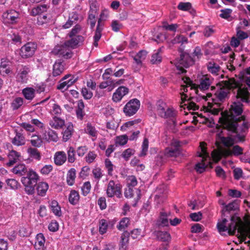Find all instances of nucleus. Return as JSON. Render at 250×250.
Instances as JSON below:
<instances>
[{
    "label": "nucleus",
    "instance_id": "1",
    "mask_svg": "<svg viewBox=\"0 0 250 250\" xmlns=\"http://www.w3.org/2000/svg\"><path fill=\"white\" fill-rule=\"evenodd\" d=\"M242 104L241 102H234L231 105L229 111L225 114H222L219 122L223 128L236 133L235 139L237 142H243L245 141L246 134L250 127L248 122L243 121L241 114L243 112Z\"/></svg>",
    "mask_w": 250,
    "mask_h": 250
},
{
    "label": "nucleus",
    "instance_id": "2",
    "mask_svg": "<svg viewBox=\"0 0 250 250\" xmlns=\"http://www.w3.org/2000/svg\"><path fill=\"white\" fill-rule=\"evenodd\" d=\"M230 221V223H228V220L224 218L217 223V229L220 233H222L227 231L229 235H234L236 230L239 232V227L241 224L240 219L237 216L232 215Z\"/></svg>",
    "mask_w": 250,
    "mask_h": 250
},
{
    "label": "nucleus",
    "instance_id": "3",
    "mask_svg": "<svg viewBox=\"0 0 250 250\" xmlns=\"http://www.w3.org/2000/svg\"><path fill=\"white\" fill-rule=\"evenodd\" d=\"M243 149L238 145L234 146L232 150L229 148L225 149L222 150L214 149L211 154L213 160L217 162L219 161L222 157H228L232 155L238 156L243 153Z\"/></svg>",
    "mask_w": 250,
    "mask_h": 250
},
{
    "label": "nucleus",
    "instance_id": "4",
    "mask_svg": "<svg viewBox=\"0 0 250 250\" xmlns=\"http://www.w3.org/2000/svg\"><path fill=\"white\" fill-rule=\"evenodd\" d=\"M206 145L204 142L200 143L201 152H198V156L202 157V160L201 163H198L195 165V169L200 173L203 172L208 166L210 164V157L208 153L207 152Z\"/></svg>",
    "mask_w": 250,
    "mask_h": 250
},
{
    "label": "nucleus",
    "instance_id": "5",
    "mask_svg": "<svg viewBox=\"0 0 250 250\" xmlns=\"http://www.w3.org/2000/svg\"><path fill=\"white\" fill-rule=\"evenodd\" d=\"M224 86L227 88H220L214 94L215 98L220 102L224 101L229 93V89L237 88V84L234 79H228L224 81Z\"/></svg>",
    "mask_w": 250,
    "mask_h": 250
},
{
    "label": "nucleus",
    "instance_id": "6",
    "mask_svg": "<svg viewBox=\"0 0 250 250\" xmlns=\"http://www.w3.org/2000/svg\"><path fill=\"white\" fill-rule=\"evenodd\" d=\"M122 187L120 184L113 180H110L108 183L106 194L107 197L112 198L114 196L118 198L122 197Z\"/></svg>",
    "mask_w": 250,
    "mask_h": 250
},
{
    "label": "nucleus",
    "instance_id": "7",
    "mask_svg": "<svg viewBox=\"0 0 250 250\" xmlns=\"http://www.w3.org/2000/svg\"><path fill=\"white\" fill-rule=\"evenodd\" d=\"M30 71V67L28 65L19 64L16 67V78L18 82L26 83L28 80V75Z\"/></svg>",
    "mask_w": 250,
    "mask_h": 250
},
{
    "label": "nucleus",
    "instance_id": "8",
    "mask_svg": "<svg viewBox=\"0 0 250 250\" xmlns=\"http://www.w3.org/2000/svg\"><path fill=\"white\" fill-rule=\"evenodd\" d=\"M140 106V102L139 100L137 99H133L125 105L123 111L126 116H131L137 112Z\"/></svg>",
    "mask_w": 250,
    "mask_h": 250
},
{
    "label": "nucleus",
    "instance_id": "9",
    "mask_svg": "<svg viewBox=\"0 0 250 250\" xmlns=\"http://www.w3.org/2000/svg\"><path fill=\"white\" fill-rule=\"evenodd\" d=\"M51 53L54 55L62 57L64 59H69L72 56L70 48L65 45V42L61 45H56L52 50Z\"/></svg>",
    "mask_w": 250,
    "mask_h": 250
},
{
    "label": "nucleus",
    "instance_id": "10",
    "mask_svg": "<svg viewBox=\"0 0 250 250\" xmlns=\"http://www.w3.org/2000/svg\"><path fill=\"white\" fill-rule=\"evenodd\" d=\"M179 142L173 140L169 146L167 147L164 151V155L166 157H176L180 154Z\"/></svg>",
    "mask_w": 250,
    "mask_h": 250
},
{
    "label": "nucleus",
    "instance_id": "11",
    "mask_svg": "<svg viewBox=\"0 0 250 250\" xmlns=\"http://www.w3.org/2000/svg\"><path fill=\"white\" fill-rule=\"evenodd\" d=\"M37 44L29 42L22 46L20 49V55L22 58L26 59L32 57L37 49Z\"/></svg>",
    "mask_w": 250,
    "mask_h": 250
},
{
    "label": "nucleus",
    "instance_id": "12",
    "mask_svg": "<svg viewBox=\"0 0 250 250\" xmlns=\"http://www.w3.org/2000/svg\"><path fill=\"white\" fill-rule=\"evenodd\" d=\"M19 19V13L13 9L7 10L2 15L3 21L5 23L15 24Z\"/></svg>",
    "mask_w": 250,
    "mask_h": 250
},
{
    "label": "nucleus",
    "instance_id": "13",
    "mask_svg": "<svg viewBox=\"0 0 250 250\" xmlns=\"http://www.w3.org/2000/svg\"><path fill=\"white\" fill-rule=\"evenodd\" d=\"M128 92L129 89L127 87L121 86L113 93L112 99L114 102H119L128 93Z\"/></svg>",
    "mask_w": 250,
    "mask_h": 250
},
{
    "label": "nucleus",
    "instance_id": "14",
    "mask_svg": "<svg viewBox=\"0 0 250 250\" xmlns=\"http://www.w3.org/2000/svg\"><path fill=\"white\" fill-rule=\"evenodd\" d=\"M196 59L186 52H182L180 55L179 64L186 68L189 67L194 64Z\"/></svg>",
    "mask_w": 250,
    "mask_h": 250
},
{
    "label": "nucleus",
    "instance_id": "15",
    "mask_svg": "<svg viewBox=\"0 0 250 250\" xmlns=\"http://www.w3.org/2000/svg\"><path fill=\"white\" fill-rule=\"evenodd\" d=\"M65 62L61 59L55 61L53 66L52 76L56 77L60 76L65 70Z\"/></svg>",
    "mask_w": 250,
    "mask_h": 250
},
{
    "label": "nucleus",
    "instance_id": "16",
    "mask_svg": "<svg viewBox=\"0 0 250 250\" xmlns=\"http://www.w3.org/2000/svg\"><path fill=\"white\" fill-rule=\"evenodd\" d=\"M70 40L65 42V45L68 46L70 48H75L80 45L84 41L82 36L77 35L70 37Z\"/></svg>",
    "mask_w": 250,
    "mask_h": 250
},
{
    "label": "nucleus",
    "instance_id": "17",
    "mask_svg": "<svg viewBox=\"0 0 250 250\" xmlns=\"http://www.w3.org/2000/svg\"><path fill=\"white\" fill-rule=\"evenodd\" d=\"M213 81V79L208 75L203 76L200 79L198 88L201 90H206L209 88Z\"/></svg>",
    "mask_w": 250,
    "mask_h": 250
},
{
    "label": "nucleus",
    "instance_id": "18",
    "mask_svg": "<svg viewBox=\"0 0 250 250\" xmlns=\"http://www.w3.org/2000/svg\"><path fill=\"white\" fill-rule=\"evenodd\" d=\"M45 239L42 233L37 234L35 238L34 248L36 250H44Z\"/></svg>",
    "mask_w": 250,
    "mask_h": 250
},
{
    "label": "nucleus",
    "instance_id": "19",
    "mask_svg": "<svg viewBox=\"0 0 250 250\" xmlns=\"http://www.w3.org/2000/svg\"><path fill=\"white\" fill-rule=\"evenodd\" d=\"M21 154L15 150H11L8 155L9 162L6 163L8 167H11L20 160Z\"/></svg>",
    "mask_w": 250,
    "mask_h": 250
},
{
    "label": "nucleus",
    "instance_id": "20",
    "mask_svg": "<svg viewBox=\"0 0 250 250\" xmlns=\"http://www.w3.org/2000/svg\"><path fill=\"white\" fill-rule=\"evenodd\" d=\"M11 72L10 62L2 59L0 65V73L2 76H6Z\"/></svg>",
    "mask_w": 250,
    "mask_h": 250
},
{
    "label": "nucleus",
    "instance_id": "21",
    "mask_svg": "<svg viewBox=\"0 0 250 250\" xmlns=\"http://www.w3.org/2000/svg\"><path fill=\"white\" fill-rule=\"evenodd\" d=\"M49 125L51 127L58 129L62 128L64 125V120L57 116L53 117L49 121Z\"/></svg>",
    "mask_w": 250,
    "mask_h": 250
},
{
    "label": "nucleus",
    "instance_id": "22",
    "mask_svg": "<svg viewBox=\"0 0 250 250\" xmlns=\"http://www.w3.org/2000/svg\"><path fill=\"white\" fill-rule=\"evenodd\" d=\"M66 159V155L64 151H57L54 154V163L57 166H61L63 164Z\"/></svg>",
    "mask_w": 250,
    "mask_h": 250
},
{
    "label": "nucleus",
    "instance_id": "23",
    "mask_svg": "<svg viewBox=\"0 0 250 250\" xmlns=\"http://www.w3.org/2000/svg\"><path fill=\"white\" fill-rule=\"evenodd\" d=\"M43 139L48 142H57L58 140V136L56 132L52 129L45 131L43 135Z\"/></svg>",
    "mask_w": 250,
    "mask_h": 250
},
{
    "label": "nucleus",
    "instance_id": "24",
    "mask_svg": "<svg viewBox=\"0 0 250 250\" xmlns=\"http://www.w3.org/2000/svg\"><path fill=\"white\" fill-rule=\"evenodd\" d=\"M249 95V93L247 88H242L241 87L237 88L236 97L237 98L240 99L241 101L249 103L250 102Z\"/></svg>",
    "mask_w": 250,
    "mask_h": 250
},
{
    "label": "nucleus",
    "instance_id": "25",
    "mask_svg": "<svg viewBox=\"0 0 250 250\" xmlns=\"http://www.w3.org/2000/svg\"><path fill=\"white\" fill-rule=\"evenodd\" d=\"M48 8L49 6L47 4L38 5L31 9L30 14L32 16H39L42 15V13L47 11Z\"/></svg>",
    "mask_w": 250,
    "mask_h": 250
},
{
    "label": "nucleus",
    "instance_id": "26",
    "mask_svg": "<svg viewBox=\"0 0 250 250\" xmlns=\"http://www.w3.org/2000/svg\"><path fill=\"white\" fill-rule=\"evenodd\" d=\"M49 188L48 184L44 182H41L37 184L36 190L39 196L43 197L46 195Z\"/></svg>",
    "mask_w": 250,
    "mask_h": 250
},
{
    "label": "nucleus",
    "instance_id": "27",
    "mask_svg": "<svg viewBox=\"0 0 250 250\" xmlns=\"http://www.w3.org/2000/svg\"><path fill=\"white\" fill-rule=\"evenodd\" d=\"M80 199V195L78 191L75 190H71L68 195L69 203L73 205L76 206L79 204Z\"/></svg>",
    "mask_w": 250,
    "mask_h": 250
},
{
    "label": "nucleus",
    "instance_id": "28",
    "mask_svg": "<svg viewBox=\"0 0 250 250\" xmlns=\"http://www.w3.org/2000/svg\"><path fill=\"white\" fill-rule=\"evenodd\" d=\"M129 233L127 231H125L121 236L119 250H126L128 241Z\"/></svg>",
    "mask_w": 250,
    "mask_h": 250
},
{
    "label": "nucleus",
    "instance_id": "29",
    "mask_svg": "<svg viewBox=\"0 0 250 250\" xmlns=\"http://www.w3.org/2000/svg\"><path fill=\"white\" fill-rule=\"evenodd\" d=\"M50 208L53 214L57 217H60L62 215L61 208L58 202L56 200L51 201L50 203Z\"/></svg>",
    "mask_w": 250,
    "mask_h": 250
},
{
    "label": "nucleus",
    "instance_id": "30",
    "mask_svg": "<svg viewBox=\"0 0 250 250\" xmlns=\"http://www.w3.org/2000/svg\"><path fill=\"white\" fill-rule=\"evenodd\" d=\"M22 94L26 100L32 101L35 96V89L27 87L22 90Z\"/></svg>",
    "mask_w": 250,
    "mask_h": 250
},
{
    "label": "nucleus",
    "instance_id": "31",
    "mask_svg": "<svg viewBox=\"0 0 250 250\" xmlns=\"http://www.w3.org/2000/svg\"><path fill=\"white\" fill-rule=\"evenodd\" d=\"M28 169L24 164H20L16 166L13 169L12 172L19 176L25 175L27 172Z\"/></svg>",
    "mask_w": 250,
    "mask_h": 250
},
{
    "label": "nucleus",
    "instance_id": "32",
    "mask_svg": "<svg viewBox=\"0 0 250 250\" xmlns=\"http://www.w3.org/2000/svg\"><path fill=\"white\" fill-rule=\"evenodd\" d=\"M12 143L17 146L24 145L25 143V138L22 133L16 131V136L13 139Z\"/></svg>",
    "mask_w": 250,
    "mask_h": 250
},
{
    "label": "nucleus",
    "instance_id": "33",
    "mask_svg": "<svg viewBox=\"0 0 250 250\" xmlns=\"http://www.w3.org/2000/svg\"><path fill=\"white\" fill-rule=\"evenodd\" d=\"M76 178V170L71 168L67 173L66 182L69 186H73L75 183Z\"/></svg>",
    "mask_w": 250,
    "mask_h": 250
},
{
    "label": "nucleus",
    "instance_id": "34",
    "mask_svg": "<svg viewBox=\"0 0 250 250\" xmlns=\"http://www.w3.org/2000/svg\"><path fill=\"white\" fill-rule=\"evenodd\" d=\"M84 107V105L83 101L82 100L79 101L76 113L77 118L81 120H83V117L85 115V113L83 111Z\"/></svg>",
    "mask_w": 250,
    "mask_h": 250
},
{
    "label": "nucleus",
    "instance_id": "35",
    "mask_svg": "<svg viewBox=\"0 0 250 250\" xmlns=\"http://www.w3.org/2000/svg\"><path fill=\"white\" fill-rule=\"evenodd\" d=\"M238 208V205L236 201L232 202L225 206L222 210V216H225L227 212L236 210Z\"/></svg>",
    "mask_w": 250,
    "mask_h": 250
},
{
    "label": "nucleus",
    "instance_id": "36",
    "mask_svg": "<svg viewBox=\"0 0 250 250\" xmlns=\"http://www.w3.org/2000/svg\"><path fill=\"white\" fill-rule=\"evenodd\" d=\"M84 131L86 134L91 137L97 138L98 136V131L96 130L95 126L92 125L91 123L87 124Z\"/></svg>",
    "mask_w": 250,
    "mask_h": 250
},
{
    "label": "nucleus",
    "instance_id": "37",
    "mask_svg": "<svg viewBox=\"0 0 250 250\" xmlns=\"http://www.w3.org/2000/svg\"><path fill=\"white\" fill-rule=\"evenodd\" d=\"M146 55V51L141 50L134 57V60L138 65H141L142 62L145 60Z\"/></svg>",
    "mask_w": 250,
    "mask_h": 250
},
{
    "label": "nucleus",
    "instance_id": "38",
    "mask_svg": "<svg viewBox=\"0 0 250 250\" xmlns=\"http://www.w3.org/2000/svg\"><path fill=\"white\" fill-rule=\"evenodd\" d=\"M73 131V126L72 124L68 125L66 129L63 133L62 139L63 141H67L72 136Z\"/></svg>",
    "mask_w": 250,
    "mask_h": 250
},
{
    "label": "nucleus",
    "instance_id": "39",
    "mask_svg": "<svg viewBox=\"0 0 250 250\" xmlns=\"http://www.w3.org/2000/svg\"><path fill=\"white\" fill-rule=\"evenodd\" d=\"M161 51V48L154 51L150 60L152 64H157L162 61V56L160 54Z\"/></svg>",
    "mask_w": 250,
    "mask_h": 250
},
{
    "label": "nucleus",
    "instance_id": "40",
    "mask_svg": "<svg viewBox=\"0 0 250 250\" xmlns=\"http://www.w3.org/2000/svg\"><path fill=\"white\" fill-rule=\"evenodd\" d=\"M157 238L162 241H168L170 239V235L167 231H158L156 232Z\"/></svg>",
    "mask_w": 250,
    "mask_h": 250
},
{
    "label": "nucleus",
    "instance_id": "41",
    "mask_svg": "<svg viewBox=\"0 0 250 250\" xmlns=\"http://www.w3.org/2000/svg\"><path fill=\"white\" fill-rule=\"evenodd\" d=\"M75 82V80H74L70 75H65L60 81V82H62L67 88L72 85Z\"/></svg>",
    "mask_w": 250,
    "mask_h": 250
},
{
    "label": "nucleus",
    "instance_id": "42",
    "mask_svg": "<svg viewBox=\"0 0 250 250\" xmlns=\"http://www.w3.org/2000/svg\"><path fill=\"white\" fill-rule=\"evenodd\" d=\"M67 159L68 162L73 163L75 162V150L72 146H69L67 148Z\"/></svg>",
    "mask_w": 250,
    "mask_h": 250
},
{
    "label": "nucleus",
    "instance_id": "43",
    "mask_svg": "<svg viewBox=\"0 0 250 250\" xmlns=\"http://www.w3.org/2000/svg\"><path fill=\"white\" fill-rule=\"evenodd\" d=\"M27 152L29 156L37 160L41 159V155L37 148L29 147L27 149Z\"/></svg>",
    "mask_w": 250,
    "mask_h": 250
},
{
    "label": "nucleus",
    "instance_id": "44",
    "mask_svg": "<svg viewBox=\"0 0 250 250\" xmlns=\"http://www.w3.org/2000/svg\"><path fill=\"white\" fill-rule=\"evenodd\" d=\"M108 228L107 222L105 219H102L99 222V230L101 234H104Z\"/></svg>",
    "mask_w": 250,
    "mask_h": 250
},
{
    "label": "nucleus",
    "instance_id": "45",
    "mask_svg": "<svg viewBox=\"0 0 250 250\" xmlns=\"http://www.w3.org/2000/svg\"><path fill=\"white\" fill-rule=\"evenodd\" d=\"M26 176L28 178L31 180L33 182H37L39 179V176L37 173L32 169H28L27 172L26 173Z\"/></svg>",
    "mask_w": 250,
    "mask_h": 250
},
{
    "label": "nucleus",
    "instance_id": "46",
    "mask_svg": "<svg viewBox=\"0 0 250 250\" xmlns=\"http://www.w3.org/2000/svg\"><path fill=\"white\" fill-rule=\"evenodd\" d=\"M220 141L227 147L231 146L234 144V139L230 137H222L220 138Z\"/></svg>",
    "mask_w": 250,
    "mask_h": 250
},
{
    "label": "nucleus",
    "instance_id": "47",
    "mask_svg": "<svg viewBox=\"0 0 250 250\" xmlns=\"http://www.w3.org/2000/svg\"><path fill=\"white\" fill-rule=\"evenodd\" d=\"M129 224V219L127 217L123 218L119 222V224L117 226V229L120 230H122L128 226Z\"/></svg>",
    "mask_w": 250,
    "mask_h": 250
},
{
    "label": "nucleus",
    "instance_id": "48",
    "mask_svg": "<svg viewBox=\"0 0 250 250\" xmlns=\"http://www.w3.org/2000/svg\"><path fill=\"white\" fill-rule=\"evenodd\" d=\"M220 69V66L214 63L209 62L208 65V71L214 75H217V73L219 71Z\"/></svg>",
    "mask_w": 250,
    "mask_h": 250
},
{
    "label": "nucleus",
    "instance_id": "49",
    "mask_svg": "<svg viewBox=\"0 0 250 250\" xmlns=\"http://www.w3.org/2000/svg\"><path fill=\"white\" fill-rule=\"evenodd\" d=\"M148 140L147 138H145L142 145V150L139 154V156L143 157L146 155L148 148Z\"/></svg>",
    "mask_w": 250,
    "mask_h": 250
},
{
    "label": "nucleus",
    "instance_id": "50",
    "mask_svg": "<svg viewBox=\"0 0 250 250\" xmlns=\"http://www.w3.org/2000/svg\"><path fill=\"white\" fill-rule=\"evenodd\" d=\"M215 47L212 42H208L205 45V53L206 55L213 54L214 52Z\"/></svg>",
    "mask_w": 250,
    "mask_h": 250
},
{
    "label": "nucleus",
    "instance_id": "51",
    "mask_svg": "<svg viewBox=\"0 0 250 250\" xmlns=\"http://www.w3.org/2000/svg\"><path fill=\"white\" fill-rule=\"evenodd\" d=\"M91 188L90 182H84L81 187L82 194L84 196H86L90 192Z\"/></svg>",
    "mask_w": 250,
    "mask_h": 250
},
{
    "label": "nucleus",
    "instance_id": "52",
    "mask_svg": "<svg viewBox=\"0 0 250 250\" xmlns=\"http://www.w3.org/2000/svg\"><path fill=\"white\" fill-rule=\"evenodd\" d=\"M23 104V99L21 97L15 98L12 103V107L13 109L16 110L20 108Z\"/></svg>",
    "mask_w": 250,
    "mask_h": 250
},
{
    "label": "nucleus",
    "instance_id": "53",
    "mask_svg": "<svg viewBox=\"0 0 250 250\" xmlns=\"http://www.w3.org/2000/svg\"><path fill=\"white\" fill-rule=\"evenodd\" d=\"M168 106L167 105V104L164 103V102H160L159 104L157 106V111L158 114L162 117V116H165L166 115L164 114L165 112L167 107Z\"/></svg>",
    "mask_w": 250,
    "mask_h": 250
},
{
    "label": "nucleus",
    "instance_id": "54",
    "mask_svg": "<svg viewBox=\"0 0 250 250\" xmlns=\"http://www.w3.org/2000/svg\"><path fill=\"white\" fill-rule=\"evenodd\" d=\"M188 42V39L187 37L183 35H180L176 36L174 39L172 41L173 44L181 43L182 44L184 43Z\"/></svg>",
    "mask_w": 250,
    "mask_h": 250
},
{
    "label": "nucleus",
    "instance_id": "55",
    "mask_svg": "<svg viewBox=\"0 0 250 250\" xmlns=\"http://www.w3.org/2000/svg\"><path fill=\"white\" fill-rule=\"evenodd\" d=\"M97 156V155L94 151H90L85 157V161L88 164L92 163L95 161Z\"/></svg>",
    "mask_w": 250,
    "mask_h": 250
},
{
    "label": "nucleus",
    "instance_id": "56",
    "mask_svg": "<svg viewBox=\"0 0 250 250\" xmlns=\"http://www.w3.org/2000/svg\"><path fill=\"white\" fill-rule=\"evenodd\" d=\"M6 182L8 186L13 189H17L20 185L19 182L14 179H8Z\"/></svg>",
    "mask_w": 250,
    "mask_h": 250
},
{
    "label": "nucleus",
    "instance_id": "57",
    "mask_svg": "<svg viewBox=\"0 0 250 250\" xmlns=\"http://www.w3.org/2000/svg\"><path fill=\"white\" fill-rule=\"evenodd\" d=\"M127 185L128 187H134L137 185L138 182L136 177L134 175L128 176L126 179Z\"/></svg>",
    "mask_w": 250,
    "mask_h": 250
},
{
    "label": "nucleus",
    "instance_id": "58",
    "mask_svg": "<svg viewBox=\"0 0 250 250\" xmlns=\"http://www.w3.org/2000/svg\"><path fill=\"white\" fill-rule=\"evenodd\" d=\"M176 111L173 108L167 107L164 114L166 115L165 116H162V118H168L171 117H174L176 115Z\"/></svg>",
    "mask_w": 250,
    "mask_h": 250
},
{
    "label": "nucleus",
    "instance_id": "59",
    "mask_svg": "<svg viewBox=\"0 0 250 250\" xmlns=\"http://www.w3.org/2000/svg\"><path fill=\"white\" fill-rule=\"evenodd\" d=\"M49 21V19L46 15H40L37 18V23L39 25H42L44 24L47 23Z\"/></svg>",
    "mask_w": 250,
    "mask_h": 250
},
{
    "label": "nucleus",
    "instance_id": "60",
    "mask_svg": "<svg viewBox=\"0 0 250 250\" xmlns=\"http://www.w3.org/2000/svg\"><path fill=\"white\" fill-rule=\"evenodd\" d=\"M191 4L190 2H181L178 4L177 8L182 11H188L191 8Z\"/></svg>",
    "mask_w": 250,
    "mask_h": 250
},
{
    "label": "nucleus",
    "instance_id": "61",
    "mask_svg": "<svg viewBox=\"0 0 250 250\" xmlns=\"http://www.w3.org/2000/svg\"><path fill=\"white\" fill-rule=\"evenodd\" d=\"M128 139L127 136L125 135L120 136L116 138V143L117 144L123 146L127 143Z\"/></svg>",
    "mask_w": 250,
    "mask_h": 250
},
{
    "label": "nucleus",
    "instance_id": "62",
    "mask_svg": "<svg viewBox=\"0 0 250 250\" xmlns=\"http://www.w3.org/2000/svg\"><path fill=\"white\" fill-rule=\"evenodd\" d=\"M167 215L164 212H161L160 216V221L161 225L163 226H167L168 225V221L167 218Z\"/></svg>",
    "mask_w": 250,
    "mask_h": 250
},
{
    "label": "nucleus",
    "instance_id": "63",
    "mask_svg": "<svg viewBox=\"0 0 250 250\" xmlns=\"http://www.w3.org/2000/svg\"><path fill=\"white\" fill-rule=\"evenodd\" d=\"M107 79L108 80L106 82H103L100 84L99 85L100 88L99 89L102 90L103 89L105 88L108 86L114 84L115 83L113 80H112L109 78H107Z\"/></svg>",
    "mask_w": 250,
    "mask_h": 250
},
{
    "label": "nucleus",
    "instance_id": "64",
    "mask_svg": "<svg viewBox=\"0 0 250 250\" xmlns=\"http://www.w3.org/2000/svg\"><path fill=\"white\" fill-rule=\"evenodd\" d=\"M220 17L225 19H228L230 17L232 10L229 8L221 10Z\"/></svg>",
    "mask_w": 250,
    "mask_h": 250
}]
</instances>
